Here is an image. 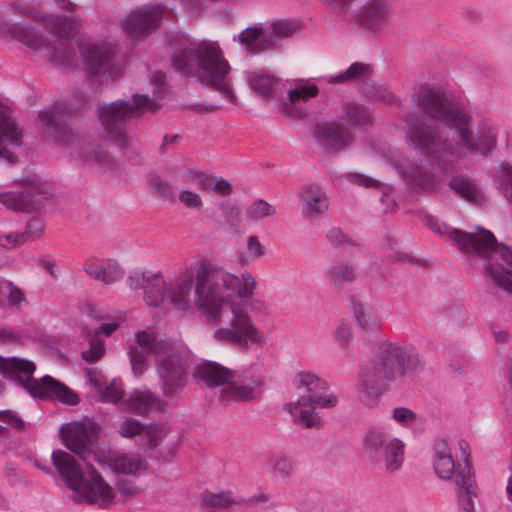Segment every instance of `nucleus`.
Wrapping results in <instances>:
<instances>
[{"label": "nucleus", "instance_id": "obj_56", "mask_svg": "<svg viewBox=\"0 0 512 512\" xmlns=\"http://www.w3.org/2000/svg\"><path fill=\"white\" fill-rule=\"evenodd\" d=\"M25 243H27V241L22 232L9 233L0 236V245L8 249L20 247Z\"/></svg>", "mask_w": 512, "mask_h": 512}, {"label": "nucleus", "instance_id": "obj_33", "mask_svg": "<svg viewBox=\"0 0 512 512\" xmlns=\"http://www.w3.org/2000/svg\"><path fill=\"white\" fill-rule=\"evenodd\" d=\"M150 282L145 286L144 301L149 306L158 307L164 300L167 291L165 290V281L160 274L150 275Z\"/></svg>", "mask_w": 512, "mask_h": 512}, {"label": "nucleus", "instance_id": "obj_63", "mask_svg": "<svg viewBox=\"0 0 512 512\" xmlns=\"http://www.w3.org/2000/svg\"><path fill=\"white\" fill-rule=\"evenodd\" d=\"M347 178L349 181L365 187H372L376 185V181L374 179L366 177L361 174L350 173L347 175Z\"/></svg>", "mask_w": 512, "mask_h": 512}, {"label": "nucleus", "instance_id": "obj_54", "mask_svg": "<svg viewBox=\"0 0 512 512\" xmlns=\"http://www.w3.org/2000/svg\"><path fill=\"white\" fill-rule=\"evenodd\" d=\"M152 189L155 194L161 197L163 200H173L175 196L174 188L165 181L160 179H154L152 182Z\"/></svg>", "mask_w": 512, "mask_h": 512}, {"label": "nucleus", "instance_id": "obj_26", "mask_svg": "<svg viewBox=\"0 0 512 512\" xmlns=\"http://www.w3.org/2000/svg\"><path fill=\"white\" fill-rule=\"evenodd\" d=\"M271 34L261 24L244 29L239 35V42L253 53L271 49Z\"/></svg>", "mask_w": 512, "mask_h": 512}, {"label": "nucleus", "instance_id": "obj_46", "mask_svg": "<svg viewBox=\"0 0 512 512\" xmlns=\"http://www.w3.org/2000/svg\"><path fill=\"white\" fill-rule=\"evenodd\" d=\"M411 181L414 186L421 190L432 191L439 185V180L434 175L422 172L417 169V172L412 176Z\"/></svg>", "mask_w": 512, "mask_h": 512}, {"label": "nucleus", "instance_id": "obj_9", "mask_svg": "<svg viewBox=\"0 0 512 512\" xmlns=\"http://www.w3.org/2000/svg\"><path fill=\"white\" fill-rule=\"evenodd\" d=\"M51 460L66 486L74 491L75 501L97 504L102 508L114 504L113 488L97 471L86 479L74 457L63 450L53 451Z\"/></svg>", "mask_w": 512, "mask_h": 512}, {"label": "nucleus", "instance_id": "obj_47", "mask_svg": "<svg viewBox=\"0 0 512 512\" xmlns=\"http://www.w3.org/2000/svg\"><path fill=\"white\" fill-rule=\"evenodd\" d=\"M45 229V224L40 217L31 218L25 227V230L22 232L24 238L27 242H32L39 239Z\"/></svg>", "mask_w": 512, "mask_h": 512}, {"label": "nucleus", "instance_id": "obj_20", "mask_svg": "<svg viewBox=\"0 0 512 512\" xmlns=\"http://www.w3.org/2000/svg\"><path fill=\"white\" fill-rule=\"evenodd\" d=\"M44 196L34 186H25L21 190L0 193V203L14 212L30 213L39 211Z\"/></svg>", "mask_w": 512, "mask_h": 512}, {"label": "nucleus", "instance_id": "obj_17", "mask_svg": "<svg viewBox=\"0 0 512 512\" xmlns=\"http://www.w3.org/2000/svg\"><path fill=\"white\" fill-rule=\"evenodd\" d=\"M166 13L162 4H149L131 12L122 22L124 31L132 38L146 37L157 29Z\"/></svg>", "mask_w": 512, "mask_h": 512}, {"label": "nucleus", "instance_id": "obj_37", "mask_svg": "<svg viewBox=\"0 0 512 512\" xmlns=\"http://www.w3.org/2000/svg\"><path fill=\"white\" fill-rule=\"evenodd\" d=\"M250 88L265 99L275 94L278 80L273 76L252 73L248 77Z\"/></svg>", "mask_w": 512, "mask_h": 512}, {"label": "nucleus", "instance_id": "obj_1", "mask_svg": "<svg viewBox=\"0 0 512 512\" xmlns=\"http://www.w3.org/2000/svg\"><path fill=\"white\" fill-rule=\"evenodd\" d=\"M412 100L420 115L407 116V136L422 155L445 164L450 156L487 157L496 148V129L482 121L474 131L472 117L438 90L423 85Z\"/></svg>", "mask_w": 512, "mask_h": 512}, {"label": "nucleus", "instance_id": "obj_61", "mask_svg": "<svg viewBox=\"0 0 512 512\" xmlns=\"http://www.w3.org/2000/svg\"><path fill=\"white\" fill-rule=\"evenodd\" d=\"M393 418L400 424H408L409 422L414 421L416 416L410 409L398 407L393 410Z\"/></svg>", "mask_w": 512, "mask_h": 512}, {"label": "nucleus", "instance_id": "obj_59", "mask_svg": "<svg viewBox=\"0 0 512 512\" xmlns=\"http://www.w3.org/2000/svg\"><path fill=\"white\" fill-rule=\"evenodd\" d=\"M335 337L341 344H348L352 338L351 324L345 321L339 323L335 330Z\"/></svg>", "mask_w": 512, "mask_h": 512}, {"label": "nucleus", "instance_id": "obj_35", "mask_svg": "<svg viewBox=\"0 0 512 512\" xmlns=\"http://www.w3.org/2000/svg\"><path fill=\"white\" fill-rule=\"evenodd\" d=\"M352 309L356 321L362 328H374L379 324L376 309L373 305L352 300Z\"/></svg>", "mask_w": 512, "mask_h": 512}, {"label": "nucleus", "instance_id": "obj_43", "mask_svg": "<svg viewBox=\"0 0 512 512\" xmlns=\"http://www.w3.org/2000/svg\"><path fill=\"white\" fill-rule=\"evenodd\" d=\"M89 338L90 346L88 349L83 350L81 355L82 359L87 363H95L99 361L106 352L105 344L102 339L87 336Z\"/></svg>", "mask_w": 512, "mask_h": 512}, {"label": "nucleus", "instance_id": "obj_3", "mask_svg": "<svg viewBox=\"0 0 512 512\" xmlns=\"http://www.w3.org/2000/svg\"><path fill=\"white\" fill-rule=\"evenodd\" d=\"M153 354L157 373L165 397L179 393L189 381V354L181 345L158 339L154 333L140 331L135 334V343L130 346L128 356L135 375H142L147 367V358Z\"/></svg>", "mask_w": 512, "mask_h": 512}, {"label": "nucleus", "instance_id": "obj_44", "mask_svg": "<svg viewBox=\"0 0 512 512\" xmlns=\"http://www.w3.org/2000/svg\"><path fill=\"white\" fill-rule=\"evenodd\" d=\"M99 394L104 401L112 403L119 402L124 396L122 385L116 379H112L108 385L103 386Z\"/></svg>", "mask_w": 512, "mask_h": 512}, {"label": "nucleus", "instance_id": "obj_57", "mask_svg": "<svg viewBox=\"0 0 512 512\" xmlns=\"http://www.w3.org/2000/svg\"><path fill=\"white\" fill-rule=\"evenodd\" d=\"M0 421L21 431L25 428V422L13 411L4 410L0 412Z\"/></svg>", "mask_w": 512, "mask_h": 512}, {"label": "nucleus", "instance_id": "obj_6", "mask_svg": "<svg viewBox=\"0 0 512 512\" xmlns=\"http://www.w3.org/2000/svg\"><path fill=\"white\" fill-rule=\"evenodd\" d=\"M177 40L171 56L174 70L184 77H196L230 99V65L220 47L216 43L193 41L183 34Z\"/></svg>", "mask_w": 512, "mask_h": 512}, {"label": "nucleus", "instance_id": "obj_5", "mask_svg": "<svg viewBox=\"0 0 512 512\" xmlns=\"http://www.w3.org/2000/svg\"><path fill=\"white\" fill-rule=\"evenodd\" d=\"M428 224L434 232L446 235L448 239L454 241L471 264L477 265V261L481 260L486 274L493 283L512 294V249L509 246L499 243L492 232L483 228H479L482 231L481 235H475L448 228L432 218L428 219Z\"/></svg>", "mask_w": 512, "mask_h": 512}, {"label": "nucleus", "instance_id": "obj_16", "mask_svg": "<svg viewBox=\"0 0 512 512\" xmlns=\"http://www.w3.org/2000/svg\"><path fill=\"white\" fill-rule=\"evenodd\" d=\"M365 448L370 456L383 460L388 470H396L403 463L404 444L392 437L385 428H371L365 437Z\"/></svg>", "mask_w": 512, "mask_h": 512}, {"label": "nucleus", "instance_id": "obj_45", "mask_svg": "<svg viewBox=\"0 0 512 512\" xmlns=\"http://www.w3.org/2000/svg\"><path fill=\"white\" fill-rule=\"evenodd\" d=\"M203 184V191H214L221 195H228L231 192L232 186L229 181L222 177L207 176L206 182Z\"/></svg>", "mask_w": 512, "mask_h": 512}, {"label": "nucleus", "instance_id": "obj_15", "mask_svg": "<svg viewBox=\"0 0 512 512\" xmlns=\"http://www.w3.org/2000/svg\"><path fill=\"white\" fill-rule=\"evenodd\" d=\"M82 64L89 80L100 85L120 72L115 46L108 42L87 43L80 49Z\"/></svg>", "mask_w": 512, "mask_h": 512}, {"label": "nucleus", "instance_id": "obj_48", "mask_svg": "<svg viewBox=\"0 0 512 512\" xmlns=\"http://www.w3.org/2000/svg\"><path fill=\"white\" fill-rule=\"evenodd\" d=\"M293 462L287 457H278L274 460L272 472L278 479L286 481L292 474Z\"/></svg>", "mask_w": 512, "mask_h": 512}, {"label": "nucleus", "instance_id": "obj_21", "mask_svg": "<svg viewBox=\"0 0 512 512\" xmlns=\"http://www.w3.org/2000/svg\"><path fill=\"white\" fill-rule=\"evenodd\" d=\"M466 465L470 466L467 459L464 464H455L451 449L446 440H435L433 445V468L439 478L443 480L453 479L456 485V475L460 468H464Z\"/></svg>", "mask_w": 512, "mask_h": 512}, {"label": "nucleus", "instance_id": "obj_11", "mask_svg": "<svg viewBox=\"0 0 512 512\" xmlns=\"http://www.w3.org/2000/svg\"><path fill=\"white\" fill-rule=\"evenodd\" d=\"M296 379L297 388L303 389L305 394L297 401L285 404L284 410L305 428L319 429L323 422L315 410L334 408L338 404V398L334 394H327L328 383L311 372H299Z\"/></svg>", "mask_w": 512, "mask_h": 512}, {"label": "nucleus", "instance_id": "obj_34", "mask_svg": "<svg viewBox=\"0 0 512 512\" xmlns=\"http://www.w3.org/2000/svg\"><path fill=\"white\" fill-rule=\"evenodd\" d=\"M117 432L121 437L128 439H132L145 432L150 446H156L155 435L151 433L150 428L136 419L125 418L118 424Z\"/></svg>", "mask_w": 512, "mask_h": 512}, {"label": "nucleus", "instance_id": "obj_7", "mask_svg": "<svg viewBox=\"0 0 512 512\" xmlns=\"http://www.w3.org/2000/svg\"><path fill=\"white\" fill-rule=\"evenodd\" d=\"M91 428L94 431L81 422H70L63 425L61 435L66 448L88 465H91L92 461L100 465H108L117 473L135 474L145 468L146 463L138 457L127 454L104 455L101 453L95 433L96 425L93 424Z\"/></svg>", "mask_w": 512, "mask_h": 512}, {"label": "nucleus", "instance_id": "obj_55", "mask_svg": "<svg viewBox=\"0 0 512 512\" xmlns=\"http://www.w3.org/2000/svg\"><path fill=\"white\" fill-rule=\"evenodd\" d=\"M179 201L187 208L200 209L203 205L201 197L190 190L180 191Z\"/></svg>", "mask_w": 512, "mask_h": 512}, {"label": "nucleus", "instance_id": "obj_40", "mask_svg": "<svg viewBox=\"0 0 512 512\" xmlns=\"http://www.w3.org/2000/svg\"><path fill=\"white\" fill-rule=\"evenodd\" d=\"M247 253L240 254L239 260L242 264H247L258 260L266 253L265 247L261 244L258 237L251 235L247 239Z\"/></svg>", "mask_w": 512, "mask_h": 512}, {"label": "nucleus", "instance_id": "obj_30", "mask_svg": "<svg viewBox=\"0 0 512 512\" xmlns=\"http://www.w3.org/2000/svg\"><path fill=\"white\" fill-rule=\"evenodd\" d=\"M83 270L92 279L107 285L115 283L124 275L123 269L116 262H108L103 265L85 264Z\"/></svg>", "mask_w": 512, "mask_h": 512}, {"label": "nucleus", "instance_id": "obj_24", "mask_svg": "<svg viewBox=\"0 0 512 512\" xmlns=\"http://www.w3.org/2000/svg\"><path fill=\"white\" fill-rule=\"evenodd\" d=\"M193 280V274L186 272L176 280L174 285L167 289V300L175 309L185 311L191 307L190 296Z\"/></svg>", "mask_w": 512, "mask_h": 512}, {"label": "nucleus", "instance_id": "obj_23", "mask_svg": "<svg viewBox=\"0 0 512 512\" xmlns=\"http://www.w3.org/2000/svg\"><path fill=\"white\" fill-rule=\"evenodd\" d=\"M389 6L385 0H370L356 14V20L366 28H377L388 21Z\"/></svg>", "mask_w": 512, "mask_h": 512}, {"label": "nucleus", "instance_id": "obj_2", "mask_svg": "<svg viewBox=\"0 0 512 512\" xmlns=\"http://www.w3.org/2000/svg\"><path fill=\"white\" fill-rule=\"evenodd\" d=\"M257 282L251 273L240 276L217 265L202 262L195 272L193 301L197 309L209 320L224 326L214 331L217 341L228 343L241 351L249 348V341L259 344L262 335L246 311L261 313L267 308L265 301L253 298Z\"/></svg>", "mask_w": 512, "mask_h": 512}, {"label": "nucleus", "instance_id": "obj_42", "mask_svg": "<svg viewBox=\"0 0 512 512\" xmlns=\"http://www.w3.org/2000/svg\"><path fill=\"white\" fill-rule=\"evenodd\" d=\"M318 94V87L315 84H310L307 82L301 81L298 86H296L294 89L290 90L289 95V101L290 103H298V102H305L308 99L317 96Z\"/></svg>", "mask_w": 512, "mask_h": 512}, {"label": "nucleus", "instance_id": "obj_31", "mask_svg": "<svg viewBox=\"0 0 512 512\" xmlns=\"http://www.w3.org/2000/svg\"><path fill=\"white\" fill-rule=\"evenodd\" d=\"M372 71L373 68L371 65L362 62H354L344 72L331 76L328 82L348 84L361 81L370 78Z\"/></svg>", "mask_w": 512, "mask_h": 512}, {"label": "nucleus", "instance_id": "obj_62", "mask_svg": "<svg viewBox=\"0 0 512 512\" xmlns=\"http://www.w3.org/2000/svg\"><path fill=\"white\" fill-rule=\"evenodd\" d=\"M374 98L385 104L396 102V96L386 87H379L374 93Z\"/></svg>", "mask_w": 512, "mask_h": 512}, {"label": "nucleus", "instance_id": "obj_29", "mask_svg": "<svg viewBox=\"0 0 512 512\" xmlns=\"http://www.w3.org/2000/svg\"><path fill=\"white\" fill-rule=\"evenodd\" d=\"M370 120L371 117L365 107L357 103L347 102L342 104L337 122L350 131V128L365 125Z\"/></svg>", "mask_w": 512, "mask_h": 512}, {"label": "nucleus", "instance_id": "obj_18", "mask_svg": "<svg viewBox=\"0 0 512 512\" xmlns=\"http://www.w3.org/2000/svg\"><path fill=\"white\" fill-rule=\"evenodd\" d=\"M315 143L329 154L348 148L354 141L352 133L337 121L316 123L312 129Z\"/></svg>", "mask_w": 512, "mask_h": 512}, {"label": "nucleus", "instance_id": "obj_22", "mask_svg": "<svg viewBox=\"0 0 512 512\" xmlns=\"http://www.w3.org/2000/svg\"><path fill=\"white\" fill-rule=\"evenodd\" d=\"M455 489L460 512H475L474 498L477 497V485L470 466L466 465L458 471Z\"/></svg>", "mask_w": 512, "mask_h": 512}, {"label": "nucleus", "instance_id": "obj_32", "mask_svg": "<svg viewBox=\"0 0 512 512\" xmlns=\"http://www.w3.org/2000/svg\"><path fill=\"white\" fill-rule=\"evenodd\" d=\"M493 184L512 205V165L501 162L492 171Z\"/></svg>", "mask_w": 512, "mask_h": 512}, {"label": "nucleus", "instance_id": "obj_13", "mask_svg": "<svg viewBox=\"0 0 512 512\" xmlns=\"http://www.w3.org/2000/svg\"><path fill=\"white\" fill-rule=\"evenodd\" d=\"M63 108V105L55 106L53 110L39 113L38 124L43 135L66 146H73L76 142L79 146L78 156L83 161L99 166L108 165L109 155L99 145L85 142L73 131Z\"/></svg>", "mask_w": 512, "mask_h": 512}, {"label": "nucleus", "instance_id": "obj_14", "mask_svg": "<svg viewBox=\"0 0 512 512\" xmlns=\"http://www.w3.org/2000/svg\"><path fill=\"white\" fill-rule=\"evenodd\" d=\"M156 103L147 94H133L131 100H118L99 108V118L106 135L121 148L128 146L125 124L143 109L154 110Z\"/></svg>", "mask_w": 512, "mask_h": 512}, {"label": "nucleus", "instance_id": "obj_19", "mask_svg": "<svg viewBox=\"0 0 512 512\" xmlns=\"http://www.w3.org/2000/svg\"><path fill=\"white\" fill-rule=\"evenodd\" d=\"M22 143L23 131L0 102V158L14 163L17 157L11 149L19 148Z\"/></svg>", "mask_w": 512, "mask_h": 512}, {"label": "nucleus", "instance_id": "obj_58", "mask_svg": "<svg viewBox=\"0 0 512 512\" xmlns=\"http://www.w3.org/2000/svg\"><path fill=\"white\" fill-rule=\"evenodd\" d=\"M181 4L185 12L191 16L201 15L207 9L203 0H181Z\"/></svg>", "mask_w": 512, "mask_h": 512}, {"label": "nucleus", "instance_id": "obj_4", "mask_svg": "<svg viewBox=\"0 0 512 512\" xmlns=\"http://www.w3.org/2000/svg\"><path fill=\"white\" fill-rule=\"evenodd\" d=\"M424 366L422 356L408 344L383 341L376 359L367 363L359 374L356 390L360 400L366 405H373L387 390L388 383L406 375H415L422 371Z\"/></svg>", "mask_w": 512, "mask_h": 512}, {"label": "nucleus", "instance_id": "obj_10", "mask_svg": "<svg viewBox=\"0 0 512 512\" xmlns=\"http://www.w3.org/2000/svg\"><path fill=\"white\" fill-rule=\"evenodd\" d=\"M35 364L18 357L0 356V373L4 378L13 380L23 387L31 396L40 399L55 398L62 403L75 405L79 402L77 394L49 375L40 380L33 377Z\"/></svg>", "mask_w": 512, "mask_h": 512}, {"label": "nucleus", "instance_id": "obj_27", "mask_svg": "<svg viewBox=\"0 0 512 512\" xmlns=\"http://www.w3.org/2000/svg\"><path fill=\"white\" fill-rule=\"evenodd\" d=\"M301 197L304 201L303 213L306 217L312 218L319 215L329 207L326 193L316 185L305 186Z\"/></svg>", "mask_w": 512, "mask_h": 512}, {"label": "nucleus", "instance_id": "obj_28", "mask_svg": "<svg viewBox=\"0 0 512 512\" xmlns=\"http://www.w3.org/2000/svg\"><path fill=\"white\" fill-rule=\"evenodd\" d=\"M449 187L469 203L483 205L485 196L477 183L468 177L454 176L449 181Z\"/></svg>", "mask_w": 512, "mask_h": 512}, {"label": "nucleus", "instance_id": "obj_60", "mask_svg": "<svg viewBox=\"0 0 512 512\" xmlns=\"http://www.w3.org/2000/svg\"><path fill=\"white\" fill-rule=\"evenodd\" d=\"M208 174L200 171L191 170L183 174V180L188 184H193L203 191V184L207 180Z\"/></svg>", "mask_w": 512, "mask_h": 512}, {"label": "nucleus", "instance_id": "obj_12", "mask_svg": "<svg viewBox=\"0 0 512 512\" xmlns=\"http://www.w3.org/2000/svg\"><path fill=\"white\" fill-rule=\"evenodd\" d=\"M11 14V9L3 11L0 19L1 34L17 39L31 50H43L49 62L56 66L73 64L76 51L70 42L58 39L55 45L51 46L38 29L28 25L25 21L13 22Z\"/></svg>", "mask_w": 512, "mask_h": 512}, {"label": "nucleus", "instance_id": "obj_38", "mask_svg": "<svg viewBox=\"0 0 512 512\" xmlns=\"http://www.w3.org/2000/svg\"><path fill=\"white\" fill-rule=\"evenodd\" d=\"M327 277L336 289H341L344 285L354 281L356 273L351 265L340 263L328 269Z\"/></svg>", "mask_w": 512, "mask_h": 512}, {"label": "nucleus", "instance_id": "obj_50", "mask_svg": "<svg viewBox=\"0 0 512 512\" xmlns=\"http://www.w3.org/2000/svg\"><path fill=\"white\" fill-rule=\"evenodd\" d=\"M203 502L209 507H226L234 503V500L230 492H220L204 494Z\"/></svg>", "mask_w": 512, "mask_h": 512}, {"label": "nucleus", "instance_id": "obj_64", "mask_svg": "<svg viewBox=\"0 0 512 512\" xmlns=\"http://www.w3.org/2000/svg\"><path fill=\"white\" fill-rule=\"evenodd\" d=\"M328 240L334 245H340L347 241V236L339 228H332L327 233Z\"/></svg>", "mask_w": 512, "mask_h": 512}, {"label": "nucleus", "instance_id": "obj_25", "mask_svg": "<svg viewBox=\"0 0 512 512\" xmlns=\"http://www.w3.org/2000/svg\"><path fill=\"white\" fill-rule=\"evenodd\" d=\"M124 408L137 415L151 410H165L166 404L149 390H135L124 402Z\"/></svg>", "mask_w": 512, "mask_h": 512}, {"label": "nucleus", "instance_id": "obj_8", "mask_svg": "<svg viewBox=\"0 0 512 512\" xmlns=\"http://www.w3.org/2000/svg\"><path fill=\"white\" fill-rule=\"evenodd\" d=\"M193 376L210 388L224 386L218 394V400L223 404L252 402L262 396L258 389L263 384L260 378L230 370L216 362L202 361L194 368Z\"/></svg>", "mask_w": 512, "mask_h": 512}, {"label": "nucleus", "instance_id": "obj_39", "mask_svg": "<svg viewBox=\"0 0 512 512\" xmlns=\"http://www.w3.org/2000/svg\"><path fill=\"white\" fill-rule=\"evenodd\" d=\"M271 34V49H273L278 41L282 38L290 37L297 30V26L293 21L281 19L273 22L270 27H266Z\"/></svg>", "mask_w": 512, "mask_h": 512}, {"label": "nucleus", "instance_id": "obj_51", "mask_svg": "<svg viewBox=\"0 0 512 512\" xmlns=\"http://www.w3.org/2000/svg\"><path fill=\"white\" fill-rule=\"evenodd\" d=\"M150 275L152 273L146 274L141 270H135L130 273L127 278V284L131 289H143L145 290V286H147L148 282H150Z\"/></svg>", "mask_w": 512, "mask_h": 512}, {"label": "nucleus", "instance_id": "obj_52", "mask_svg": "<svg viewBox=\"0 0 512 512\" xmlns=\"http://www.w3.org/2000/svg\"><path fill=\"white\" fill-rule=\"evenodd\" d=\"M221 209H222L225 221L229 224V226L231 228H234L239 220V214H240L239 207L234 203H231L229 201H224L221 203Z\"/></svg>", "mask_w": 512, "mask_h": 512}, {"label": "nucleus", "instance_id": "obj_41", "mask_svg": "<svg viewBox=\"0 0 512 512\" xmlns=\"http://www.w3.org/2000/svg\"><path fill=\"white\" fill-rule=\"evenodd\" d=\"M275 213L276 209L262 199L254 201L246 209V215L252 221H258L263 218L273 216Z\"/></svg>", "mask_w": 512, "mask_h": 512}, {"label": "nucleus", "instance_id": "obj_49", "mask_svg": "<svg viewBox=\"0 0 512 512\" xmlns=\"http://www.w3.org/2000/svg\"><path fill=\"white\" fill-rule=\"evenodd\" d=\"M1 281L3 283L2 288L5 287L8 292V305L19 309L20 304L26 301L24 292L11 281H5L3 279H1Z\"/></svg>", "mask_w": 512, "mask_h": 512}, {"label": "nucleus", "instance_id": "obj_53", "mask_svg": "<svg viewBox=\"0 0 512 512\" xmlns=\"http://www.w3.org/2000/svg\"><path fill=\"white\" fill-rule=\"evenodd\" d=\"M117 490L122 496L131 497L140 493L142 488L133 479L120 478L117 481Z\"/></svg>", "mask_w": 512, "mask_h": 512}, {"label": "nucleus", "instance_id": "obj_36", "mask_svg": "<svg viewBox=\"0 0 512 512\" xmlns=\"http://www.w3.org/2000/svg\"><path fill=\"white\" fill-rule=\"evenodd\" d=\"M88 318L99 325L95 328H89L88 325L85 327L86 336H92L98 338L99 334H104L106 337L112 335L119 327L117 322H109V316L107 314H101L98 311H92Z\"/></svg>", "mask_w": 512, "mask_h": 512}]
</instances>
